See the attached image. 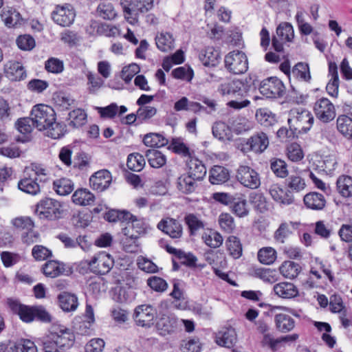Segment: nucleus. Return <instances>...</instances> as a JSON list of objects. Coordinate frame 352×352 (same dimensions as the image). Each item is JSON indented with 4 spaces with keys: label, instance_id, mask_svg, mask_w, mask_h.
<instances>
[{
    "label": "nucleus",
    "instance_id": "obj_55",
    "mask_svg": "<svg viewBox=\"0 0 352 352\" xmlns=\"http://www.w3.org/2000/svg\"><path fill=\"white\" fill-rule=\"evenodd\" d=\"M257 256L258 261L265 265L273 263L276 258V251L270 247L261 249Z\"/></svg>",
    "mask_w": 352,
    "mask_h": 352
},
{
    "label": "nucleus",
    "instance_id": "obj_56",
    "mask_svg": "<svg viewBox=\"0 0 352 352\" xmlns=\"http://www.w3.org/2000/svg\"><path fill=\"white\" fill-rule=\"evenodd\" d=\"M232 204H233L232 210L237 217L243 218L248 215L249 210L248 208V204L245 199L234 198V200Z\"/></svg>",
    "mask_w": 352,
    "mask_h": 352
},
{
    "label": "nucleus",
    "instance_id": "obj_29",
    "mask_svg": "<svg viewBox=\"0 0 352 352\" xmlns=\"http://www.w3.org/2000/svg\"><path fill=\"white\" fill-rule=\"evenodd\" d=\"M197 181L187 173L183 174L177 178V188L184 194L194 192L197 186Z\"/></svg>",
    "mask_w": 352,
    "mask_h": 352
},
{
    "label": "nucleus",
    "instance_id": "obj_45",
    "mask_svg": "<svg viewBox=\"0 0 352 352\" xmlns=\"http://www.w3.org/2000/svg\"><path fill=\"white\" fill-rule=\"evenodd\" d=\"M276 34L281 41L292 42L294 37L293 26L287 22L281 23L276 28Z\"/></svg>",
    "mask_w": 352,
    "mask_h": 352
},
{
    "label": "nucleus",
    "instance_id": "obj_11",
    "mask_svg": "<svg viewBox=\"0 0 352 352\" xmlns=\"http://www.w3.org/2000/svg\"><path fill=\"white\" fill-rule=\"evenodd\" d=\"M156 309L150 305H141L135 307L133 318L137 325L150 327L156 315Z\"/></svg>",
    "mask_w": 352,
    "mask_h": 352
},
{
    "label": "nucleus",
    "instance_id": "obj_34",
    "mask_svg": "<svg viewBox=\"0 0 352 352\" xmlns=\"http://www.w3.org/2000/svg\"><path fill=\"white\" fill-rule=\"evenodd\" d=\"M230 178L228 170L221 166H214L210 172L209 180L212 184H221Z\"/></svg>",
    "mask_w": 352,
    "mask_h": 352
},
{
    "label": "nucleus",
    "instance_id": "obj_2",
    "mask_svg": "<svg viewBox=\"0 0 352 352\" xmlns=\"http://www.w3.org/2000/svg\"><path fill=\"white\" fill-rule=\"evenodd\" d=\"M34 212L41 219L54 220L63 218L64 210L59 201L53 199L45 198L36 204Z\"/></svg>",
    "mask_w": 352,
    "mask_h": 352
},
{
    "label": "nucleus",
    "instance_id": "obj_27",
    "mask_svg": "<svg viewBox=\"0 0 352 352\" xmlns=\"http://www.w3.org/2000/svg\"><path fill=\"white\" fill-rule=\"evenodd\" d=\"M1 16L5 25L8 28H15L21 25L23 22L21 14L12 8L4 9Z\"/></svg>",
    "mask_w": 352,
    "mask_h": 352
},
{
    "label": "nucleus",
    "instance_id": "obj_6",
    "mask_svg": "<svg viewBox=\"0 0 352 352\" xmlns=\"http://www.w3.org/2000/svg\"><path fill=\"white\" fill-rule=\"evenodd\" d=\"M113 265V257L104 252H99L88 262L90 271L100 275L107 274L112 269Z\"/></svg>",
    "mask_w": 352,
    "mask_h": 352
},
{
    "label": "nucleus",
    "instance_id": "obj_60",
    "mask_svg": "<svg viewBox=\"0 0 352 352\" xmlns=\"http://www.w3.org/2000/svg\"><path fill=\"white\" fill-rule=\"evenodd\" d=\"M138 120L141 122H146L157 113V109L151 106L140 107L137 110Z\"/></svg>",
    "mask_w": 352,
    "mask_h": 352
},
{
    "label": "nucleus",
    "instance_id": "obj_18",
    "mask_svg": "<svg viewBox=\"0 0 352 352\" xmlns=\"http://www.w3.org/2000/svg\"><path fill=\"white\" fill-rule=\"evenodd\" d=\"M44 275L50 278H56L61 275H67L69 270H66V265L56 260L47 261L42 267Z\"/></svg>",
    "mask_w": 352,
    "mask_h": 352
},
{
    "label": "nucleus",
    "instance_id": "obj_16",
    "mask_svg": "<svg viewBox=\"0 0 352 352\" xmlns=\"http://www.w3.org/2000/svg\"><path fill=\"white\" fill-rule=\"evenodd\" d=\"M13 225L19 231L21 232L22 240L24 243H33L38 239V232L33 230L34 221H13Z\"/></svg>",
    "mask_w": 352,
    "mask_h": 352
},
{
    "label": "nucleus",
    "instance_id": "obj_40",
    "mask_svg": "<svg viewBox=\"0 0 352 352\" xmlns=\"http://www.w3.org/2000/svg\"><path fill=\"white\" fill-rule=\"evenodd\" d=\"M337 190L344 197L352 196V177L348 175H342L338 177L337 182Z\"/></svg>",
    "mask_w": 352,
    "mask_h": 352
},
{
    "label": "nucleus",
    "instance_id": "obj_24",
    "mask_svg": "<svg viewBox=\"0 0 352 352\" xmlns=\"http://www.w3.org/2000/svg\"><path fill=\"white\" fill-rule=\"evenodd\" d=\"M274 294L282 298H292L296 297L298 291L297 287L291 283L281 282L274 285Z\"/></svg>",
    "mask_w": 352,
    "mask_h": 352
},
{
    "label": "nucleus",
    "instance_id": "obj_23",
    "mask_svg": "<svg viewBox=\"0 0 352 352\" xmlns=\"http://www.w3.org/2000/svg\"><path fill=\"white\" fill-rule=\"evenodd\" d=\"M269 191L272 199L277 202L284 205H289L294 201V195L287 190H283L277 184L272 185Z\"/></svg>",
    "mask_w": 352,
    "mask_h": 352
},
{
    "label": "nucleus",
    "instance_id": "obj_3",
    "mask_svg": "<svg viewBox=\"0 0 352 352\" xmlns=\"http://www.w3.org/2000/svg\"><path fill=\"white\" fill-rule=\"evenodd\" d=\"M30 116L34 122L35 127L39 131L47 129L56 120V113L54 109L43 104L34 106Z\"/></svg>",
    "mask_w": 352,
    "mask_h": 352
},
{
    "label": "nucleus",
    "instance_id": "obj_54",
    "mask_svg": "<svg viewBox=\"0 0 352 352\" xmlns=\"http://www.w3.org/2000/svg\"><path fill=\"white\" fill-rule=\"evenodd\" d=\"M202 239L205 243L212 248H219L223 243L221 235L212 230L205 232L202 236Z\"/></svg>",
    "mask_w": 352,
    "mask_h": 352
},
{
    "label": "nucleus",
    "instance_id": "obj_7",
    "mask_svg": "<svg viewBox=\"0 0 352 352\" xmlns=\"http://www.w3.org/2000/svg\"><path fill=\"white\" fill-rule=\"evenodd\" d=\"M259 91L267 98H276L283 96L285 87L283 82L278 78L270 77L261 82Z\"/></svg>",
    "mask_w": 352,
    "mask_h": 352
},
{
    "label": "nucleus",
    "instance_id": "obj_22",
    "mask_svg": "<svg viewBox=\"0 0 352 352\" xmlns=\"http://www.w3.org/2000/svg\"><path fill=\"white\" fill-rule=\"evenodd\" d=\"M18 188L28 194L35 195L40 192V186L34 175H30L27 171L25 176L18 183Z\"/></svg>",
    "mask_w": 352,
    "mask_h": 352
},
{
    "label": "nucleus",
    "instance_id": "obj_63",
    "mask_svg": "<svg viewBox=\"0 0 352 352\" xmlns=\"http://www.w3.org/2000/svg\"><path fill=\"white\" fill-rule=\"evenodd\" d=\"M34 126L35 125L32 117L20 118L16 122L17 130L22 134L30 133Z\"/></svg>",
    "mask_w": 352,
    "mask_h": 352
},
{
    "label": "nucleus",
    "instance_id": "obj_12",
    "mask_svg": "<svg viewBox=\"0 0 352 352\" xmlns=\"http://www.w3.org/2000/svg\"><path fill=\"white\" fill-rule=\"evenodd\" d=\"M248 91V86L240 80H234L222 83L219 87V91L222 95L236 98L244 97Z\"/></svg>",
    "mask_w": 352,
    "mask_h": 352
},
{
    "label": "nucleus",
    "instance_id": "obj_43",
    "mask_svg": "<svg viewBox=\"0 0 352 352\" xmlns=\"http://www.w3.org/2000/svg\"><path fill=\"white\" fill-rule=\"evenodd\" d=\"M300 270L298 264L293 261H285L279 267L280 274L287 278L293 279L296 278Z\"/></svg>",
    "mask_w": 352,
    "mask_h": 352
},
{
    "label": "nucleus",
    "instance_id": "obj_28",
    "mask_svg": "<svg viewBox=\"0 0 352 352\" xmlns=\"http://www.w3.org/2000/svg\"><path fill=\"white\" fill-rule=\"evenodd\" d=\"M58 298L59 306L64 311H73L78 307V298L74 294L63 292L58 295Z\"/></svg>",
    "mask_w": 352,
    "mask_h": 352
},
{
    "label": "nucleus",
    "instance_id": "obj_41",
    "mask_svg": "<svg viewBox=\"0 0 352 352\" xmlns=\"http://www.w3.org/2000/svg\"><path fill=\"white\" fill-rule=\"evenodd\" d=\"M143 142L147 146L162 147L168 144V140L160 133H150L144 135Z\"/></svg>",
    "mask_w": 352,
    "mask_h": 352
},
{
    "label": "nucleus",
    "instance_id": "obj_31",
    "mask_svg": "<svg viewBox=\"0 0 352 352\" xmlns=\"http://www.w3.org/2000/svg\"><path fill=\"white\" fill-rule=\"evenodd\" d=\"M274 321L276 329L282 333L289 332L295 327V320L286 314H276Z\"/></svg>",
    "mask_w": 352,
    "mask_h": 352
},
{
    "label": "nucleus",
    "instance_id": "obj_36",
    "mask_svg": "<svg viewBox=\"0 0 352 352\" xmlns=\"http://www.w3.org/2000/svg\"><path fill=\"white\" fill-rule=\"evenodd\" d=\"M145 155L150 166L153 168H161L166 162V156L162 152L154 148L148 149L145 153Z\"/></svg>",
    "mask_w": 352,
    "mask_h": 352
},
{
    "label": "nucleus",
    "instance_id": "obj_8",
    "mask_svg": "<svg viewBox=\"0 0 352 352\" xmlns=\"http://www.w3.org/2000/svg\"><path fill=\"white\" fill-rule=\"evenodd\" d=\"M76 16L75 11L71 4L58 5L52 12L53 21L58 25L66 27L73 23Z\"/></svg>",
    "mask_w": 352,
    "mask_h": 352
},
{
    "label": "nucleus",
    "instance_id": "obj_38",
    "mask_svg": "<svg viewBox=\"0 0 352 352\" xmlns=\"http://www.w3.org/2000/svg\"><path fill=\"white\" fill-rule=\"evenodd\" d=\"M157 48L162 52H168L174 48L173 35L168 32L161 33L155 37Z\"/></svg>",
    "mask_w": 352,
    "mask_h": 352
},
{
    "label": "nucleus",
    "instance_id": "obj_47",
    "mask_svg": "<svg viewBox=\"0 0 352 352\" xmlns=\"http://www.w3.org/2000/svg\"><path fill=\"white\" fill-rule=\"evenodd\" d=\"M219 53L213 47H207L199 56L200 60L205 66H214L218 63Z\"/></svg>",
    "mask_w": 352,
    "mask_h": 352
},
{
    "label": "nucleus",
    "instance_id": "obj_44",
    "mask_svg": "<svg viewBox=\"0 0 352 352\" xmlns=\"http://www.w3.org/2000/svg\"><path fill=\"white\" fill-rule=\"evenodd\" d=\"M337 128L345 137L352 138V119L350 117L340 116L337 119Z\"/></svg>",
    "mask_w": 352,
    "mask_h": 352
},
{
    "label": "nucleus",
    "instance_id": "obj_61",
    "mask_svg": "<svg viewBox=\"0 0 352 352\" xmlns=\"http://www.w3.org/2000/svg\"><path fill=\"white\" fill-rule=\"evenodd\" d=\"M66 126L63 123L56 122V120L52 126L45 129L47 135L52 139H59L64 135Z\"/></svg>",
    "mask_w": 352,
    "mask_h": 352
},
{
    "label": "nucleus",
    "instance_id": "obj_14",
    "mask_svg": "<svg viewBox=\"0 0 352 352\" xmlns=\"http://www.w3.org/2000/svg\"><path fill=\"white\" fill-rule=\"evenodd\" d=\"M215 342L220 346L231 349L237 342L235 329L231 326H223L215 333Z\"/></svg>",
    "mask_w": 352,
    "mask_h": 352
},
{
    "label": "nucleus",
    "instance_id": "obj_59",
    "mask_svg": "<svg viewBox=\"0 0 352 352\" xmlns=\"http://www.w3.org/2000/svg\"><path fill=\"white\" fill-rule=\"evenodd\" d=\"M71 120L70 124L74 127H78L85 124L87 119V113L81 109H76L69 113Z\"/></svg>",
    "mask_w": 352,
    "mask_h": 352
},
{
    "label": "nucleus",
    "instance_id": "obj_35",
    "mask_svg": "<svg viewBox=\"0 0 352 352\" xmlns=\"http://www.w3.org/2000/svg\"><path fill=\"white\" fill-rule=\"evenodd\" d=\"M212 130L214 137L221 141L230 140L232 138L230 128L223 122H215Z\"/></svg>",
    "mask_w": 352,
    "mask_h": 352
},
{
    "label": "nucleus",
    "instance_id": "obj_53",
    "mask_svg": "<svg viewBox=\"0 0 352 352\" xmlns=\"http://www.w3.org/2000/svg\"><path fill=\"white\" fill-rule=\"evenodd\" d=\"M270 167L276 177L285 178L288 175L287 166L285 161L273 158L270 161Z\"/></svg>",
    "mask_w": 352,
    "mask_h": 352
},
{
    "label": "nucleus",
    "instance_id": "obj_26",
    "mask_svg": "<svg viewBox=\"0 0 352 352\" xmlns=\"http://www.w3.org/2000/svg\"><path fill=\"white\" fill-rule=\"evenodd\" d=\"M247 144L250 146L251 151L262 153L267 148L269 140L265 133L261 132L248 139Z\"/></svg>",
    "mask_w": 352,
    "mask_h": 352
},
{
    "label": "nucleus",
    "instance_id": "obj_62",
    "mask_svg": "<svg viewBox=\"0 0 352 352\" xmlns=\"http://www.w3.org/2000/svg\"><path fill=\"white\" fill-rule=\"evenodd\" d=\"M147 285L154 291L164 292L168 287V284L162 278L153 276L148 278Z\"/></svg>",
    "mask_w": 352,
    "mask_h": 352
},
{
    "label": "nucleus",
    "instance_id": "obj_17",
    "mask_svg": "<svg viewBox=\"0 0 352 352\" xmlns=\"http://www.w3.org/2000/svg\"><path fill=\"white\" fill-rule=\"evenodd\" d=\"M111 182V175L109 171L101 170L95 173L89 178L91 187L96 190L102 192L107 189Z\"/></svg>",
    "mask_w": 352,
    "mask_h": 352
},
{
    "label": "nucleus",
    "instance_id": "obj_4",
    "mask_svg": "<svg viewBox=\"0 0 352 352\" xmlns=\"http://www.w3.org/2000/svg\"><path fill=\"white\" fill-rule=\"evenodd\" d=\"M154 0H135L134 3L121 2L125 19L131 24L138 22L140 14H143L153 7Z\"/></svg>",
    "mask_w": 352,
    "mask_h": 352
},
{
    "label": "nucleus",
    "instance_id": "obj_15",
    "mask_svg": "<svg viewBox=\"0 0 352 352\" xmlns=\"http://www.w3.org/2000/svg\"><path fill=\"white\" fill-rule=\"evenodd\" d=\"M179 327V319L173 314L163 315L157 321L156 327L162 336L176 332Z\"/></svg>",
    "mask_w": 352,
    "mask_h": 352
},
{
    "label": "nucleus",
    "instance_id": "obj_50",
    "mask_svg": "<svg viewBox=\"0 0 352 352\" xmlns=\"http://www.w3.org/2000/svg\"><path fill=\"white\" fill-rule=\"evenodd\" d=\"M226 246L229 254L234 258H239L242 255V245L236 236H229L226 241Z\"/></svg>",
    "mask_w": 352,
    "mask_h": 352
},
{
    "label": "nucleus",
    "instance_id": "obj_51",
    "mask_svg": "<svg viewBox=\"0 0 352 352\" xmlns=\"http://www.w3.org/2000/svg\"><path fill=\"white\" fill-rule=\"evenodd\" d=\"M292 73L298 79L305 82H309L311 78L309 65L305 63H298L294 67Z\"/></svg>",
    "mask_w": 352,
    "mask_h": 352
},
{
    "label": "nucleus",
    "instance_id": "obj_30",
    "mask_svg": "<svg viewBox=\"0 0 352 352\" xmlns=\"http://www.w3.org/2000/svg\"><path fill=\"white\" fill-rule=\"evenodd\" d=\"M157 228L171 238H179L182 234V227L179 221H160Z\"/></svg>",
    "mask_w": 352,
    "mask_h": 352
},
{
    "label": "nucleus",
    "instance_id": "obj_19",
    "mask_svg": "<svg viewBox=\"0 0 352 352\" xmlns=\"http://www.w3.org/2000/svg\"><path fill=\"white\" fill-rule=\"evenodd\" d=\"M122 230L124 236L129 239H137L139 236L145 232L144 221H121Z\"/></svg>",
    "mask_w": 352,
    "mask_h": 352
},
{
    "label": "nucleus",
    "instance_id": "obj_49",
    "mask_svg": "<svg viewBox=\"0 0 352 352\" xmlns=\"http://www.w3.org/2000/svg\"><path fill=\"white\" fill-rule=\"evenodd\" d=\"M91 157L84 151H80L74 157L73 167L80 170H86L90 166Z\"/></svg>",
    "mask_w": 352,
    "mask_h": 352
},
{
    "label": "nucleus",
    "instance_id": "obj_39",
    "mask_svg": "<svg viewBox=\"0 0 352 352\" xmlns=\"http://www.w3.org/2000/svg\"><path fill=\"white\" fill-rule=\"evenodd\" d=\"M287 190L292 195L304 190L306 188L305 179L299 175H291L286 179Z\"/></svg>",
    "mask_w": 352,
    "mask_h": 352
},
{
    "label": "nucleus",
    "instance_id": "obj_58",
    "mask_svg": "<svg viewBox=\"0 0 352 352\" xmlns=\"http://www.w3.org/2000/svg\"><path fill=\"white\" fill-rule=\"evenodd\" d=\"M113 299L119 303L130 302L133 299L132 292L124 287L115 288L113 294Z\"/></svg>",
    "mask_w": 352,
    "mask_h": 352
},
{
    "label": "nucleus",
    "instance_id": "obj_42",
    "mask_svg": "<svg viewBox=\"0 0 352 352\" xmlns=\"http://www.w3.org/2000/svg\"><path fill=\"white\" fill-rule=\"evenodd\" d=\"M256 118L257 121L265 127L272 126L277 122L276 115L267 109L257 110Z\"/></svg>",
    "mask_w": 352,
    "mask_h": 352
},
{
    "label": "nucleus",
    "instance_id": "obj_46",
    "mask_svg": "<svg viewBox=\"0 0 352 352\" xmlns=\"http://www.w3.org/2000/svg\"><path fill=\"white\" fill-rule=\"evenodd\" d=\"M54 189L60 195H69L74 189L72 182L67 178H60L54 181Z\"/></svg>",
    "mask_w": 352,
    "mask_h": 352
},
{
    "label": "nucleus",
    "instance_id": "obj_37",
    "mask_svg": "<svg viewBox=\"0 0 352 352\" xmlns=\"http://www.w3.org/2000/svg\"><path fill=\"white\" fill-rule=\"evenodd\" d=\"M96 16L104 20H113L116 16V12L113 4L108 1L99 3L96 10Z\"/></svg>",
    "mask_w": 352,
    "mask_h": 352
},
{
    "label": "nucleus",
    "instance_id": "obj_32",
    "mask_svg": "<svg viewBox=\"0 0 352 352\" xmlns=\"http://www.w3.org/2000/svg\"><path fill=\"white\" fill-rule=\"evenodd\" d=\"M168 148L181 157L186 158V160L192 157V152L182 138H173Z\"/></svg>",
    "mask_w": 352,
    "mask_h": 352
},
{
    "label": "nucleus",
    "instance_id": "obj_64",
    "mask_svg": "<svg viewBox=\"0 0 352 352\" xmlns=\"http://www.w3.org/2000/svg\"><path fill=\"white\" fill-rule=\"evenodd\" d=\"M16 352H37V347L30 340H21L14 344Z\"/></svg>",
    "mask_w": 352,
    "mask_h": 352
},
{
    "label": "nucleus",
    "instance_id": "obj_1",
    "mask_svg": "<svg viewBox=\"0 0 352 352\" xmlns=\"http://www.w3.org/2000/svg\"><path fill=\"white\" fill-rule=\"evenodd\" d=\"M74 340V336L69 329L54 326L43 338L42 343L45 352H62V349L72 346Z\"/></svg>",
    "mask_w": 352,
    "mask_h": 352
},
{
    "label": "nucleus",
    "instance_id": "obj_10",
    "mask_svg": "<svg viewBox=\"0 0 352 352\" xmlns=\"http://www.w3.org/2000/svg\"><path fill=\"white\" fill-rule=\"evenodd\" d=\"M314 110L316 118L324 123L329 122L336 117L334 105L326 98L318 100L314 104Z\"/></svg>",
    "mask_w": 352,
    "mask_h": 352
},
{
    "label": "nucleus",
    "instance_id": "obj_13",
    "mask_svg": "<svg viewBox=\"0 0 352 352\" xmlns=\"http://www.w3.org/2000/svg\"><path fill=\"white\" fill-rule=\"evenodd\" d=\"M290 115L291 118H288L289 125L293 127L300 126L299 129L297 131L300 132L303 131L306 133L309 130L311 125L314 122V118L310 113L307 111H302L299 112L298 110H292Z\"/></svg>",
    "mask_w": 352,
    "mask_h": 352
},
{
    "label": "nucleus",
    "instance_id": "obj_21",
    "mask_svg": "<svg viewBox=\"0 0 352 352\" xmlns=\"http://www.w3.org/2000/svg\"><path fill=\"white\" fill-rule=\"evenodd\" d=\"M188 166L187 174L197 182L202 180L206 175V168L201 161L195 157L186 160Z\"/></svg>",
    "mask_w": 352,
    "mask_h": 352
},
{
    "label": "nucleus",
    "instance_id": "obj_52",
    "mask_svg": "<svg viewBox=\"0 0 352 352\" xmlns=\"http://www.w3.org/2000/svg\"><path fill=\"white\" fill-rule=\"evenodd\" d=\"M145 165L144 157L139 153H131L129 155L126 162V166L129 169L139 172Z\"/></svg>",
    "mask_w": 352,
    "mask_h": 352
},
{
    "label": "nucleus",
    "instance_id": "obj_9",
    "mask_svg": "<svg viewBox=\"0 0 352 352\" xmlns=\"http://www.w3.org/2000/svg\"><path fill=\"white\" fill-rule=\"evenodd\" d=\"M236 177L242 185L250 189H256L261 185L258 173L250 166H240Z\"/></svg>",
    "mask_w": 352,
    "mask_h": 352
},
{
    "label": "nucleus",
    "instance_id": "obj_57",
    "mask_svg": "<svg viewBox=\"0 0 352 352\" xmlns=\"http://www.w3.org/2000/svg\"><path fill=\"white\" fill-rule=\"evenodd\" d=\"M254 208L259 212L264 213L269 210L266 198L261 193H253L250 196Z\"/></svg>",
    "mask_w": 352,
    "mask_h": 352
},
{
    "label": "nucleus",
    "instance_id": "obj_5",
    "mask_svg": "<svg viewBox=\"0 0 352 352\" xmlns=\"http://www.w3.org/2000/svg\"><path fill=\"white\" fill-rule=\"evenodd\" d=\"M225 67L233 74H244L248 69L247 56L239 50L229 52L224 58Z\"/></svg>",
    "mask_w": 352,
    "mask_h": 352
},
{
    "label": "nucleus",
    "instance_id": "obj_25",
    "mask_svg": "<svg viewBox=\"0 0 352 352\" xmlns=\"http://www.w3.org/2000/svg\"><path fill=\"white\" fill-rule=\"evenodd\" d=\"M303 201L307 208L315 210H322L326 204L324 196L316 192L306 194L304 196Z\"/></svg>",
    "mask_w": 352,
    "mask_h": 352
},
{
    "label": "nucleus",
    "instance_id": "obj_20",
    "mask_svg": "<svg viewBox=\"0 0 352 352\" xmlns=\"http://www.w3.org/2000/svg\"><path fill=\"white\" fill-rule=\"evenodd\" d=\"M6 76L12 81H19L26 78V72L22 64L18 61H9L5 65Z\"/></svg>",
    "mask_w": 352,
    "mask_h": 352
},
{
    "label": "nucleus",
    "instance_id": "obj_48",
    "mask_svg": "<svg viewBox=\"0 0 352 352\" xmlns=\"http://www.w3.org/2000/svg\"><path fill=\"white\" fill-rule=\"evenodd\" d=\"M104 220H138L137 217L127 210L111 209L104 214Z\"/></svg>",
    "mask_w": 352,
    "mask_h": 352
},
{
    "label": "nucleus",
    "instance_id": "obj_33",
    "mask_svg": "<svg viewBox=\"0 0 352 352\" xmlns=\"http://www.w3.org/2000/svg\"><path fill=\"white\" fill-rule=\"evenodd\" d=\"M72 201L79 206H88L94 203L95 197L88 190L80 188L76 190L72 197Z\"/></svg>",
    "mask_w": 352,
    "mask_h": 352
}]
</instances>
